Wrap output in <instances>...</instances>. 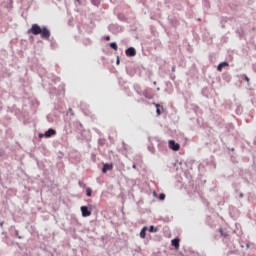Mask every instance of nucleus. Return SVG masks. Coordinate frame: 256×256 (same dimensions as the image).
<instances>
[{
    "mask_svg": "<svg viewBox=\"0 0 256 256\" xmlns=\"http://www.w3.org/2000/svg\"><path fill=\"white\" fill-rule=\"evenodd\" d=\"M27 33L28 35H41L42 39H49L51 37V31L47 27L41 28L39 24H33Z\"/></svg>",
    "mask_w": 256,
    "mask_h": 256,
    "instance_id": "f257e3e1",
    "label": "nucleus"
},
{
    "mask_svg": "<svg viewBox=\"0 0 256 256\" xmlns=\"http://www.w3.org/2000/svg\"><path fill=\"white\" fill-rule=\"evenodd\" d=\"M168 146L170 149H172V151H179V149H181V145H179V143H176L174 140H170L168 142Z\"/></svg>",
    "mask_w": 256,
    "mask_h": 256,
    "instance_id": "f03ea898",
    "label": "nucleus"
},
{
    "mask_svg": "<svg viewBox=\"0 0 256 256\" xmlns=\"http://www.w3.org/2000/svg\"><path fill=\"white\" fill-rule=\"evenodd\" d=\"M81 213L82 217H91V211H89V208H87V206L81 207Z\"/></svg>",
    "mask_w": 256,
    "mask_h": 256,
    "instance_id": "7ed1b4c3",
    "label": "nucleus"
},
{
    "mask_svg": "<svg viewBox=\"0 0 256 256\" xmlns=\"http://www.w3.org/2000/svg\"><path fill=\"white\" fill-rule=\"evenodd\" d=\"M127 57H135L137 55V52L135 51V48L130 47L126 50Z\"/></svg>",
    "mask_w": 256,
    "mask_h": 256,
    "instance_id": "20e7f679",
    "label": "nucleus"
},
{
    "mask_svg": "<svg viewBox=\"0 0 256 256\" xmlns=\"http://www.w3.org/2000/svg\"><path fill=\"white\" fill-rule=\"evenodd\" d=\"M45 137L49 138V137H53V135H57V131H55L53 128L48 129L45 132Z\"/></svg>",
    "mask_w": 256,
    "mask_h": 256,
    "instance_id": "39448f33",
    "label": "nucleus"
},
{
    "mask_svg": "<svg viewBox=\"0 0 256 256\" xmlns=\"http://www.w3.org/2000/svg\"><path fill=\"white\" fill-rule=\"evenodd\" d=\"M108 171H113V164H104L102 168V173H107Z\"/></svg>",
    "mask_w": 256,
    "mask_h": 256,
    "instance_id": "423d86ee",
    "label": "nucleus"
},
{
    "mask_svg": "<svg viewBox=\"0 0 256 256\" xmlns=\"http://www.w3.org/2000/svg\"><path fill=\"white\" fill-rule=\"evenodd\" d=\"M223 67H229V63L228 62H222L218 65L217 67V71L222 72L223 71Z\"/></svg>",
    "mask_w": 256,
    "mask_h": 256,
    "instance_id": "0eeeda50",
    "label": "nucleus"
},
{
    "mask_svg": "<svg viewBox=\"0 0 256 256\" xmlns=\"http://www.w3.org/2000/svg\"><path fill=\"white\" fill-rule=\"evenodd\" d=\"M147 226L143 227L141 232H140V237L141 239H145V237H147Z\"/></svg>",
    "mask_w": 256,
    "mask_h": 256,
    "instance_id": "6e6552de",
    "label": "nucleus"
},
{
    "mask_svg": "<svg viewBox=\"0 0 256 256\" xmlns=\"http://www.w3.org/2000/svg\"><path fill=\"white\" fill-rule=\"evenodd\" d=\"M172 246L175 247V249H179V238H175L171 241Z\"/></svg>",
    "mask_w": 256,
    "mask_h": 256,
    "instance_id": "1a4fd4ad",
    "label": "nucleus"
},
{
    "mask_svg": "<svg viewBox=\"0 0 256 256\" xmlns=\"http://www.w3.org/2000/svg\"><path fill=\"white\" fill-rule=\"evenodd\" d=\"M155 107L157 115H161V109H163V106H161V104H155Z\"/></svg>",
    "mask_w": 256,
    "mask_h": 256,
    "instance_id": "9d476101",
    "label": "nucleus"
},
{
    "mask_svg": "<svg viewBox=\"0 0 256 256\" xmlns=\"http://www.w3.org/2000/svg\"><path fill=\"white\" fill-rule=\"evenodd\" d=\"M110 47H111V49H114V51H117L119 49V47L117 46V43H115V42H111Z\"/></svg>",
    "mask_w": 256,
    "mask_h": 256,
    "instance_id": "9b49d317",
    "label": "nucleus"
},
{
    "mask_svg": "<svg viewBox=\"0 0 256 256\" xmlns=\"http://www.w3.org/2000/svg\"><path fill=\"white\" fill-rule=\"evenodd\" d=\"M158 231H159V229L155 228L154 226H150V228H149L150 233H157Z\"/></svg>",
    "mask_w": 256,
    "mask_h": 256,
    "instance_id": "f8f14e48",
    "label": "nucleus"
},
{
    "mask_svg": "<svg viewBox=\"0 0 256 256\" xmlns=\"http://www.w3.org/2000/svg\"><path fill=\"white\" fill-rule=\"evenodd\" d=\"M92 193H93V190H92L91 188H87V189H86V195H87V197H91Z\"/></svg>",
    "mask_w": 256,
    "mask_h": 256,
    "instance_id": "ddd939ff",
    "label": "nucleus"
},
{
    "mask_svg": "<svg viewBox=\"0 0 256 256\" xmlns=\"http://www.w3.org/2000/svg\"><path fill=\"white\" fill-rule=\"evenodd\" d=\"M242 79H244V81H246L247 83H249V77L247 75H242Z\"/></svg>",
    "mask_w": 256,
    "mask_h": 256,
    "instance_id": "4468645a",
    "label": "nucleus"
},
{
    "mask_svg": "<svg viewBox=\"0 0 256 256\" xmlns=\"http://www.w3.org/2000/svg\"><path fill=\"white\" fill-rule=\"evenodd\" d=\"M159 199H160V201H164V199H165V194L161 193V194L159 195Z\"/></svg>",
    "mask_w": 256,
    "mask_h": 256,
    "instance_id": "2eb2a0df",
    "label": "nucleus"
},
{
    "mask_svg": "<svg viewBox=\"0 0 256 256\" xmlns=\"http://www.w3.org/2000/svg\"><path fill=\"white\" fill-rule=\"evenodd\" d=\"M105 39L106 41H111V36H106Z\"/></svg>",
    "mask_w": 256,
    "mask_h": 256,
    "instance_id": "dca6fc26",
    "label": "nucleus"
},
{
    "mask_svg": "<svg viewBox=\"0 0 256 256\" xmlns=\"http://www.w3.org/2000/svg\"><path fill=\"white\" fill-rule=\"evenodd\" d=\"M3 225H5V222H0L1 229H3Z\"/></svg>",
    "mask_w": 256,
    "mask_h": 256,
    "instance_id": "f3484780",
    "label": "nucleus"
},
{
    "mask_svg": "<svg viewBox=\"0 0 256 256\" xmlns=\"http://www.w3.org/2000/svg\"><path fill=\"white\" fill-rule=\"evenodd\" d=\"M172 72L175 73V66L172 67Z\"/></svg>",
    "mask_w": 256,
    "mask_h": 256,
    "instance_id": "a211bd4d",
    "label": "nucleus"
},
{
    "mask_svg": "<svg viewBox=\"0 0 256 256\" xmlns=\"http://www.w3.org/2000/svg\"><path fill=\"white\" fill-rule=\"evenodd\" d=\"M219 232L221 233V235H223V229H220Z\"/></svg>",
    "mask_w": 256,
    "mask_h": 256,
    "instance_id": "6ab92c4d",
    "label": "nucleus"
},
{
    "mask_svg": "<svg viewBox=\"0 0 256 256\" xmlns=\"http://www.w3.org/2000/svg\"><path fill=\"white\" fill-rule=\"evenodd\" d=\"M240 198H243V193H240Z\"/></svg>",
    "mask_w": 256,
    "mask_h": 256,
    "instance_id": "aec40b11",
    "label": "nucleus"
},
{
    "mask_svg": "<svg viewBox=\"0 0 256 256\" xmlns=\"http://www.w3.org/2000/svg\"><path fill=\"white\" fill-rule=\"evenodd\" d=\"M117 65H119V59L117 60Z\"/></svg>",
    "mask_w": 256,
    "mask_h": 256,
    "instance_id": "412c9836",
    "label": "nucleus"
},
{
    "mask_svg": "<svg viewBox=\"0 0 256 256\" xmlns=\"http://www.w3.org/2000/svg\"><path fill=\"white\" fill-rule=\"evenodd\" d=\"M133 169H136V166H135V165H133Z\"/></svg>",
    "mask_w": 256,
    "mask_h": 256,
    "instance_id": "4be33fe9",
    "label": "nucleus"
},
{
    "mask_svg": "<svg viewBox=\"0 0 256 256\" xmlns=\"http://www.w3.org/2000/svg\"><path fill=\"white\" fill-rule=\"evenodd\" d=\"M79 185H82V183H81V182H79Z\"/></svg>",
    "mask_w": 256,
    "mask_h": 256,
    "instance_id": "5701e85b",
    "label": "nucleus"
}]
</instances>
